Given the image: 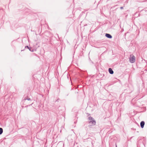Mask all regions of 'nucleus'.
Returning <instances> with one entry per match:
<instances>
[{"label": "nucleus", "mask_w": 147, "mask_h": 147, "mask_svg": "<svg viewBox=\"0 0 147 147\" xmlns=\"http://www.w3.org/2000/svg\"><path fill=\"white\" fill-rule=\"evenodd\" d=\"M129 61L130 62L133 63L135 61V57L133 55H131L129 58Z\"/></svg>", "instance_id": "nucleus-1"}, {"label": "nucleus", "mask_w": 147, "mask_h": 147, "mask_svg": "<svg viewBox=\"0 0 147 147\" xmlns=\"http://www.w3.org/2000/svg\"><path fill=\"white\" fill-rule=\"evenodd\" d=\"M89 122L91 123L92 124H93V125H95L96 124V122L94 120V119L93 118L90 117L89 118Z\"/></svg>", "instance_id": "nucleus-2"}, {"label": "nucleus", "mask_w": 147, "mask_h": 147, "mask_svg": "<svg viewBox=\"0 0 147 147\" xmlns=\"http://www.w3.org/2000/svg\"><path fill=\"white\" fill-rule=\"evenodd\" d=\"M145 122L144 121H142L140 123V126L142 128H143L145 125Z\"/></svg>", "instance_id": "nucleus-3"}, {"label": "nucleus", "mask_w": 147, "mask_h": 147, "mask_svg": "<svg viewBox=\"0 0 147 147\" xmlns=\"http://www.w3.org/2000/svg\"><path fill=\"white\" fill-rule=\"evenodd\" d=\"M109 71L110 74H113V71L112 69L111 68H109Z\"/></svg>", "instance_id": "nucleus-4"}, {"label": "nucleus", "mask_w": 147, "mask_h": 147, "mask_svg": "<svg viewBox=\"0 0 147 147\" xmlns=\"http://www.w3.org/2000/svg\"><path fill=\"white\" fill-rule=\"evenodd\" d=\"M105 36L107 37L108 38H112V36H111V35H110L109 34H106Z\"/></svg>", "instance_id": "nucleus-5"}, {"label": "nucleus", "mask_w": 147, "mask_h": 147, "mask_svg": "<svg viewBox=\"0 0 147 147\" xmlns=\"http://www.w3.org/2000/svg\"><path fill=\"white\" fill-rule=\"evenodd\" d=\"M3 132V129L1 128H0V134H1Z\"/></svg>", "instance_id": "nucleus-6"}, {"label": "nucleus", "mask_w": 147, "mask_h": 147, "mask_svg": "<svg viewBox=\"0 0 147 147\" xmlns=\"http://www.w3.org/2000/svg\"><path fill=\"white\" fill-rule=\"evenodd\" d=\"M121 9H123V7H121Z\"/></svg>", "instance_id": "nucleus-7"}, {"label": "nucleus", "mask_w": 147, "mask_h": 147, "mask_svg": "<svg viewBox=\"0 0 147 147\" xmlns=\"http://www.w3.org/2000/svg\"><path fill=\"white\" fill-rule=\"evenodd\" d=\"M138 16H139V14H138Z\"/></svg>", "instance_id": "nucleus-8"}, {"label": "nucleus", "mask_w": 147, "mask_h": 147, "mask_svg": "<svg viewBox=\"0 0 147 147\" xmlns=\"http://www.w3.org/2000/svg\"><path fill=\"white\" fill-rule=\"evenodd\" d=\"M116 147H117V146H116Z\"/></svg>", "instance_id": "nucleus-9"}]
</instances>
